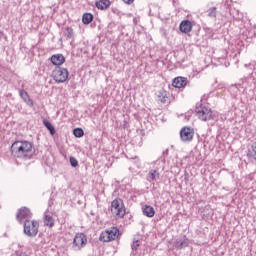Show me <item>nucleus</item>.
Here are the masks:
<instances>
[{
	"instance_id": "f257e3e1",
	"label": "nucleus",
	"mask_w": 256,
	"mask_h": 256,
	"mask_svg": "<svg viewBox=\"0 0 256 256\" xmlns=\"http://www.w3.org/2000/svg\"><path fill=\"white\" fill-rule=\"evenodd\" d=\"M11 154L17 159L29 161L33 158V144L29 141H15L11 145Z\"/></svg>"
},
{
	"instance_id": "f03ea898",
	"label": "nucleus",
	"mask_w": 256,
	"mask_h": 256,
	"mask_svg": "<svg viewBox=\"0 0 256 256\" xmlns=\"http://www.w3.org/2000/svg\"><path fill=\"white\" fill-rule=\"evenodd\" d=\"M111 213L116 217V219H123L125 217V204L123 200L117 198L111 203Z\"/></svg>"
},
{
	"instance_id": "7ed1b4c3",
	"label": "nucleus",
	"mask_w": 256,
	"mask_h": 256,
	"mask_svg": "<svg viewBox=\"0 0 256 256\" xmlns=\"http://www.w3.org/2000/svg\"><path fill=\"white\" fill-rule=\"evenodd\" d=\"M24 233L27 237H37V233H39V222L37 220H25Z\"/></svg>"
},
{
	"instance_id": "20e7f679",
	"label": "nucleus",
	"mask_w": 256,
	"mask_h": 256,
	"mask_svg": "<svg viewBox=\"0 0 256 256\" xmlns=\"http://www.w3.org/2000/svg\"><path fill=\"white\" fill-rule=\"evenodd\" d=\"M195 113L200 121H212V119H215V114H213L211 108L205 106L196 107Z\"/></svg>"
},
{
	"instance_id": "39448f33",
	"label": "nucleus",
	"mask_w": 256,
	"mask_h": 256,
	"mask_svg": "<svg viewBox=\"0 0 256 256\" xmlns=\"http://www.w3.org/2000/svg\"><path fill=\"white\" fill-rule=\"evenodd\" d=\"M52 77L56 83H65L69 79V70L61 66H57L52 71Z\"/></svg>"
},
{
	"instance_id": "423d86ee",
	"label": "nucleus",
	"mask_w": 256,
	"mask_h": 256,
	"mask_svg": "<svg viewBox=\"0 0 256 256\" xmlns=\"http://www.w3.org/2000/svg\"><path fill=\"white\" fill-rule=\"evenodd\" d=\"M117 237H119V229L117 227H111L102 232L99 239L103 243H109V241H115Z\"/></svg>"
},
{
	"instance_id": "0eeeda50",
	"label": "nucleus",
	"mask_w": 256,
	"mask_h": 256,
	"mask_svg": "<svg viewBox=\"0 0 256 256\" xmlns=\"http://www.w3.org/2000/svg\"><path fill=\"white\" fill-rule=\"evenodd\" d=\"M193 137H195V129L185 126L180 130V139L183 143H191Z\"/></svg>"
},
{
	"instance_id": "6e6552de",
	"label": "nucleus",
	"mask_w": 256,
	"mask_h": 256,
	"mask_svg": "<svg viewBox=\"0 0 256 256\" xmlns=\"http://www.w3.org/2000/svg\"><path fill=\"white\" fill-rule=\"evenodd\" d=\"M87 245V236L84 233H77L73 239V247L76 251H81Z\"/></svg>"
},
{
	"instance_id": "1a4fd4ad",
	"label": "nucleus",
	"mask_w": 256,
	"mask_h": 256,
	"mask_svg": "<svg viewBox=\"0 0 256 256\" xmlns=\"http://www.w3.org/2000/svg\"><path fill=\"white\" fill-rule=\"evenodd\" d=\"M31 217H33V213H31V210L27 207L20 208L16 214V219L19 221V223H23V221H29Z\"/></svg>"
},
{
	"instance_id": "9d476101",
	"label": "nucleus",
	"mask_w": 256,
	"mask_h": 256,
	"mask_svg": "<svg viewBox=\"0 0 256 256\" xmlns=\"http://www.w3.org/2000/svg\"><path fill=\"white\" fill-rule=\"evenodd\" d=\"M169 95V92H167L165 89H161L156 92V101H158V103H162L163 105L169 104L171 103Z\"/></svg>"
},
{
	"instance_id": "9b49d317",
	"label": "nucleus",
	"mask_w": 256,
	"mask_h": 256,
	"mask_svg": "<svg viewBox=\"0 0 256 256\" xmlns=\"http://www.w3.org/2000/svg\"><path fill=\"white\" fill-rule=\"evenodd\" d=\"M175 249L181 250L185 249V247H189V239L186 236L182 238H177L174 242Z\"/></svg>"
},
{
	"instance_id": "f8f14e48",
	"label": "nucleus",
	"mask_w": 256,
	"mask_h": 256,
	"mask_svg": "<svg viewBox=\"0 0 256 256\" xmlns=\"http://www.w3.org/2000/svg\"><path fill=\"white\" fill-rule=\"evenodd\" d=\"M172 85L176 87V89H183L187 87V78L181 76L176 77L173 79Z\"/></svg>"
},
{
	"instance_id": "ddd939ff",
	"label": "nucleus",
	"mask_w": 256,
	"mask_h": 256,
	"mask_svg": "<svg viewBox=\"0 0 256 256\" xmlns=\"http://www.w3.org/2000/svg\"><path fill=\"white\" fill-rule=\"evenodd\" d=\"M179 29L181 33H191L193 30V24L189 20H184L180 23Z\"/></svg>"
},
{
	"instance_id": "4468645a",
	"label": "nucleus",
	"mask_w": 256,
	"mask_h": 256,
	"mask_svg": "<svg viewBox=\"0 0 256 256\" xmlns=\"http://www.w3.org/2000/svg\"><path fill=\"white\" fill-rule=\"evenodd\" d=\"M50 60L53 65L59 67L65 63V56L63 54H55L51 56Z\"/></svg>"
},
{
	"instance_id": "2eb2a0df",
	"label": "nucleus",
	"mask_w": 256,
	"mask_h": 256,
	"mask_svg": "<svg viewBox=\"0 0 256 256\" xmlns=\"http://www.w3.org/2000/svg\"><path fill=\"white\" fill-rule=\"evenodd\" d=\"M44 225L46 227H54L55 226V219H53V216L45 212L44 214Z\"/></svg>"
},
{
	"instance_id": "dca6fc26",
	"label": "nucleus",
	"mask_w": 256,
	"mask_h": 256,
	"mask_svg": "<svg viewBox=\"0 0 256 256\" xmlns=\"http://www.w3.org/2000/svg\"><path fill=\"white\" fill-rule=\"evenodd\" d=\"M97 9H101V11H104V9H109L111 7V1L109 0H100L96 2Z\"/></svg>"
},
{
	"instance_id": "f3484780",
	"label": "nucleus",
	"mask_w": 256,
	"mask_h": 256,
	"mask_svg": "<svg viewBox=\"0 0 256 256\" xmlns=\"http://www.w3.org/2000/svg\"><path fill=\"white\" fill-rule=\"evenodd\" d=\"M157 179H159V171L153 169L150 170L147 176V181L153 183V181H157Z\"/></svg>"
},
{
	"instance_id": "a211bd4d",
	"label": "nucleus",
	"mask_w": 256,
	"mask_h": 256,
	"mask_svg": "<svg viewBox=\"0 0 256 256\" xmlns=\"http://www.w3.org/2000/svg\"><path fill=\"white\" fill-rule=\"evenodd\" d=\"M143 215L146 217H155V208L153 206H145L143 208Z\"/></svg>"
},
{
	"instance_id": "6ab92c4d",
	"label": "nucleus",
	"mask_w": 256,
	"mask_h": 256,
	"mask_svg": "<svg viewBox=\"0 0 256 256\" xmlns=\"http://www.w3.org/2000/svg\"><path fill=\"white\" fill-rule=\"evenodd\" d=\"M20 97L25 101V103L33 107V100L29 98V94L27 93V91L20 90Z\"/></svg>"
},
{
	"instance_id": "aec40b11",
	"label": "nucleus",
	"mask_w": 256,
	"mask_h": 256,
	"mask_svg": "<svg viewBox=\"0 0 256 256\" xmlns=\"http://www.w3.org/2000/svg\"><path fill=\"white\" fill-rule=\"evenodd\" d=\"M247 157H249V159H254V161H256V142H254L248 149Z\"/></svg>"
},
{
	"instance_id": "412c9836",
	"label": "nucleus",
	"mask_w": 256,
	"mask_h": 256,
	"mask_svg": "<svg viewBox=\"0 0 256 256\" xmlns=\"http://www.w3.org/2000/svg\"><path fill=\"white\" fill-rule=\"evenodd\" d=\"M93 21V14L91 13H85L82 16V23H84V25H89V23H91Z\"/></svg>"
},
{
	"instance_id": "4be33fe9",
	"label": "nucleus",
	"mask_w": 256,
	"mask_h": 256,
	"mask_svg": "<svg viewBox=\"0 0 256 256\" xmlns=\"http://www.w3.org/2000/svg\"><path fill=\"white\" fill-rule=\"evenodd\" d=\"M44 126L46 127V129H48V131H50L51 135H55V127H53V124H51V122L44 120Z\"/></svg>"
},
{
	"instance_id": "5701e85b",
	"label": "nucleus",
	"mask_w": 256,
	"mask_h": 256,
	"mask_svg": "<svg viewBox=\"0 0 256 256\" xmlns=\"http://www.w3.org/2000/svg\"><path fill=\"white\" fill-rule=\"evenodd\" d=\"M208 17L215 19L217 17V7H212L208 9Z\"/></svg>"
},
{
	"instance_id": "b1692460",
	"label": "nucleus",
	"mask_w": 256,
	"mask_h": 256,
	"mask_svg": "<svg viewBox=\"0 0 256 256\" xmlns=\"http://www.w3.org/2000/svg\"><path fill=\"white\" fill-rule=\"evenodd\" d=\"M74 137H83L85 135V132L81 128H76L73 130Z\"/></svg>"
},
{
	"instance_id": "393cba45",
	"label": "nucleus",
	"mask_w": 256,
	"mask_h": 256,
	"mask_svg": "<svg viewBox=\"0 0 256 256\" xmlns=\"http://www.w3.org/2000/svg\"><path fill=\"white\" fill-rule=\"evenodd\" d=\"M74 36H75V33L73 32V28L67 27L66 28V37H68V39H73Z\"/></svg>"
},
{
	"instance_id": "a878e982",
	"label": "nucleus",
	"mask_w": 256,
	"mask_h": 256,
	"mask_svg": "<svg viewBox=\"0 0 256 256\" xmlns=\"http://www.w3.org/2000/svg\"><path fill=\"white\" fill-rule=\"evenodd\" d=\"M70 164L71 167H79V161H77L73 156L70 157Z\"/></svg>"
},
{
	"instance_id": "bb28decb",
	"label": "nucleus",
	"mask_w": 256,
	"mask_h": 256,
	"mask_svg": "<svg viewBox=\"0 0 256 256\" xmlns=\"http://www.w3.org/2000/svg\"><path fill=\"white\" fill-rule=\"evenodd\" d=\"M139 247V241L136 240V241H133L132 245H131V248L134 250V251H137V248Z\"/></svg>"
},
{
	"instance_id": "cd10ccee",
	"label": "nucleus",
	"mask_w": 256,
	"mask_h": 256,
	"mask_svg": "<svg viewBox=\"0 0 256 256\" xmlns=\"http://www.w3.org/2000/svg\"><path fill=\"white\" fill-rule=\"evenodd\" d=\"M123 2L126 3V5H131V3H133V1L135 0H122Z\"/></svg>"
},
{
	"instance_id": "c85d7f7f",
	"label": "nucleus",
	"mask_w": 256,
	"mask_h": 256,
	"mask_svg": "<svg viewBox=\"0 0 256 256\" xmlns=\"http://www.w3.org/2000/svg\"><path fill=\"white\" fill-rule=\"evenodd\" d=\"M3 37H5V34L3 33V31H0V39H3Z\"/></svg>"
},
{
	"instance_id": "c756f323",
	"label": "nucleus",
	"mask_w": 256,
	"mask_h": 256,
	"mask_svg": "<svg viewBox=\"0 0 256 256\" xmlns=\"http://www.w3.org/2000/svg\"><path fill=\"white\" fill-rule=\"evenodd\" d=\"M17 256H27V254L22 253V254H19V255H17Z\"/></svg>"
}]
</instances>
